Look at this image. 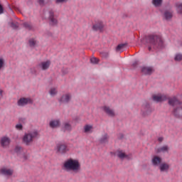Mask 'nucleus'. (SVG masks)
<instances>
[{
	"instance_id": "nucleus-1",
	"label": "nucleus",
	"mask_w": 182,
	"mask_h": 182,
	"mask_svg": "<svg viewBox=\"0 0 182 182\" xmlns=\"http://www.w3.org/2000/svg\"><path fill=\"white\" fill-rule=\"evenodd\" d=\"M146 42L150 45V46L148 47L149 51L151 50V48L158 49L159 48H163L164 46L163 38H161V36L156 34L149 35L146 37Z\"/></svg>"
},
{
	"instance_id": "nucleus-2",
	"label": "nucleus",
	"mask_w": 182,
	"mask_h": 182,
	"mask_svg": "<svg viewBox=\"0 0 182 182\" xmlns=\"http://www.w3.org/2000/svg\"><path fill=\"white\" fill-rule=\"evenodd\" d=\"M65 171H73V173H79L80 171V163L77 159H68L63 164Z\"/></svg>"
},
{
	"instance_id": "nucleus-3",
	"label": "nucleus",
	"mask_w": 182,
	"mask_h": 182,
	"mask_svg": "<svg viewBox=\"0 0 182 182\" xmlns=\"http://www.w3.org/2000/svg\"><path fill=\"white\" fill-rule=\"evenodd\" d=\"M39 137V132L38 130H33L31 132H28L27 133H25L23 136V143L26 146H31L32 143H33V140L35 139H38Z\"/></svg>"
},
{
	"instance_id": "nucleus-4",
	"label": "nucleus",
	"mask_w": 182,
	"mask_h": 182,
	"mask_svg": "<svg viewBox=\"0 0 182 182\" xmlns=\"http://www.w3.org/2000/svg\"><path fill=\"white\" fill-rule=\"evenodd\" d=\"M33 100L31 97H21L17 101V106L18 107H25L28 105H32Z\"/></svg>"
},
{
	"instance_id": "nucleus-5",
	"label": "nucleus",
	"mask_w": 182,
	"mask_h": 182,
	"mask_svg": "<svg viewBox=\"0 0 182 182\" xmlns=\"http://www.w3.org/2000/svg\"><path fill=\"white\" fill-rule=\"evenodd\" d=\"M57 153L60 154H65L68 153L69 148H68V145L63 142H60L56 145Z\"/></svg>"
},
{
	"instance_id": "nucleus-6",
	"label": "nucleus",
	"mask_w": 182,
	"mask_h": 182,
	"mask_svg": "<svg viewBox=\"0 0 182 182\" xmlns=\"http://www.w3.org/2000/svg\"><path fill=\"white\" fill-rule=\"evenodd\" d=\"M0 174L5 177H11L14 174V169L7 167H3L0 169Z\"/></svg>"
},
{
	"instance_id": "nucleus-7",
	"label": "nucleus",
	"mask_w": 182,
	"mask_h": 182,
	"mask_svg": "<svg viewBox=\"0 0 182 182\" xmlns=\"http://www.w3.org/2000/svg\"><path fill=\"white\" fill-rule=\"evenodd\" d=\"M0 144L3 149H7L11 144V138L9 136H3L0 139Z\"/></svg>"
},
{
	"instance_id": "nucleus-8",
	"label": "nucleus",
	"mask_w": 182,
	"mask_h": 182,
	"mask_svg": "<svg viewBox=\"0 0 182 182\" xmlns=\"http://www.w3.org/2000/svg\"><path fill=\"white\" fill-rule=\"evenodd\" d=\"M102 109L105 113H106L107 116H109V117H114L116 116V112H114V109H112L107 106L103 107Z\"/></svg>"
},
{
	"instance_id": "nucleus-9",
	"label": "nucleus",
	"mask_w": 182,
	"mask_h": 182,
	"mask_svg": "<svg viewBox=\"0 0 182 182\" xmlns=\"http://www.w3.org/2000/svg\"><path fill=\"white\" fill-rule=\"evenodd\" d=\"M168 105H170V106H181L182 102L181 101L178 100V99H177V97H173L172 98H169L168 99Z\"/></svg>"
},
{
	"instance_id": "nucleus-10",
	"label": "nucleus",
	"mask_w": 182,
	"mask_h": 182,
	"mask_svg": "<svg viewBox=\"0 0 182 182\" xmlns=\"http://www.w3.org/2000/svg\"><path fill=\"white\" fill-rule=\"evenodd\" d=\"M161 161L162 159L160 156H154L151 159V163L152 165L154 166V167H159V166L162 164Z\"/></svg>"
},
{
	"instance_id": "nucleus-11",
	"label": "nucleus",
	"mask_w": 182,
	"mask_h": 182,
	"mask_svg": "<svg viewBox=\"0 0 182 182\" xmlns=\"http://www.w3.org/2000/svg\"><path fill=\"white\" fill-rule=\"evenodd\" d=\"M70 100H72V94L70 93H65L64 95H63V96L61 97L60 102H61V103H69V102H70Z\"/></svg>"
},
{
	"instance_id": "nucleus-12",
	"label": "nucleus",
	"mask_w": 182,
	"mask_h": 182,
	"mask_svg": "<svg viewBox=\"0 0 182 182\" xmlns=\"http://www.w3.org/2000/svg\"><path fill=\"white\" fill-rule=\"evenodd\" d=\"M61 129L63 132L72 131V124L70 123V121L64 122L62 124Z\"/></svg>"
},
{
	"instance_id": "nucleus-13",
	"label": "nucleus",
	"mask_w": 182,
	"mask_h": 182,
	"mask_svg": "<svg viewBox=\"0 0 182 182\" xmlns=\"http://www.w3.org/2000/svg\"><path fill=\"white\" fill-rule=\"evenodd\" d=\"M152 99L154 102H156L157 103H159L167 100V96L164 95H154Z\"/></svg>"
},
{
	"instance_id": "nucleus-14",
	"label": "nucleus",
	"mask_w": 182,
	"mask_h": 182,
	"mask_svg": "<svg viewBox=\"0 0 182 182\" xmlns=\"http://www.w3.org/2000/svg\"><path fill=\"white\" fill-rule=\"evenodd\" d=\"M170 170V164L164 162L159 166V171L161 173H168Z\"/></svg>"
},
{
	"instance_id": "nucleus-15",
	"label": "nucleus",
	"mask_w": 182,
	"mask_h": 182,
	"mask_svg": "<svg viewBox=\"0 0 182 182\" xmlns=\"http://www.w3.org/2000/svg\"><path fill=\"white\" fill-rule=\"evenodd\" d=\"M50 66V60L43 61L40 64H38V68L41 69V70H48Z\"/></svg>"
},
{
	"instance_id": "nucleus-16",
	"label": "nucleus",
	"mask_w": 182,
	"mask_h": 182,
	"mask_svg": "<svg viewBox=\"0 0 182 182\" xmlns=\"http://www.w3.org/2000/svg\"><path fill=\"white\" fill-rule=\"evenodd\" d=\"M99 141L100 144H106V143H109V134L104 132L100 138Z\"/></svg>"
},
{
	"instance_id": "nucleus-17",
	"label": "nucleus",
	"mask_w": 182,
	"mask_h": 182,
	"mask_svg": "<svg viewBox=\"0 0 182 182\" xmlns=\"http://www.w3.org/2000/svg\"><path fill=\"white\" fill-rule=\"evenodd\" d=\"M141 70L143 75H151V73L154 72V69H153V67H146V66L142 67Z\"/></svg>"
},
{
	"instance_id": "nucleus-18",
	"label": "nucleus",
	"mask_w": 182,
	"mask_h": 182,
	"mask_svg": "<svg viewBox=\"0 0 182 182\" xmlns=\"http://www.w3.org/2000/svg\"><path fill=\"white\" fill-rule=\"evenodd\" d=\"M142 109H144V116H147L152 112L150 105L147 102L142 106Z\"/></svg>"
},
{
	"instance_id": "nucleus-19",
	"label": "nucleus",
	"mask_w": 182,
	"mask_h": 182,
	"mask_svg": "<svg viewBox=\"0 0 182 182\" xmlns=\"http://www.w3.org/2000/svg\"><path fill=\"white\" fill-rule=\"evenodd\" d=\"M49 126L51 129H57L60 126V120L59 119H52L49 122Z\"/></svg>"
},
{
	"instance_id": "nucleus-20",
	"label": "nucleus",
	"mask_w": 182,
	"mask_h": 182,
	"mask_svg": "<svg viewBox=\"0 0 182 182\" xmlns=\"http://www.w3.org/2000/svg\"><path fill=\"white\" fill-rule=\"evenodd\" d=\"M173 115L177 119H182V106L178 107L173 110Z\"/></svg>"
},
{
	"instance_id": "nucleus-21",
	"label": "nucleus",
	"mask_w": 182,
	"mask_h": 182,
	"mask_svg": "<svg viewBox=\"0 0 182 182\" xmlns=\"http://www.w3.org/2000/svg\"><path fill=\"white\" fill-rule=\"evenodd\" d=\"M105 27V25L103 24V22L100 21L97 23H95L93 26H92V29L94 31H99L100 32H102V31H103V28Z\"/></svg>"
},
{
	"instance_id": "nucleus-22",
	"label": "nucleus",
	"mask_w": 182,
	"mask_h": 182,
	"mask_svg": "<svg viewBox=\"0 0 182 182\" xmlns=\"http://www.w3.org/2000/svg\"><path fill=\"white\" fill-rule=\"evenodd\" d=\"M84 133H86L87 134L93 133V126L90 124H86L84 127Z\"/></svg>"
},
{
	"instance_id": "nucleus-23",
	"label": "nucleus",
	"mask_w": 182,
	"mask_h": 182,
	"mask_svg": "<svg viewBox=\"0 0 182 182\" xmlns=\"http://www.w3.org/2000/svg\"><path fill=\"white\" fill-rule=\"evenodd\" d=\"M164 18L165 21H171V18H173V12L165 11L164 13Z\"/></svg>"
},
{
	"instance_id": "nucleus-24",
	"label": "nucleus",
	"mask_w": 182,
	"mask_h": 182,
	"mask_svg": "<svg viewBox=\"0 0 182 182\" xmlns=\"http://www.w3.org/2000/svg\"><path fill=\"white\" fill-rule=\"evenodd\" d=\"M9 26L12 28V29H18L19 28V23L15 21H11L9 22Z\"/></svg>"
},
{
	"instance_id": "nucleus-25",
	"label": "nucleus",
	"mask_w": 182,
	"mask_h": 182,
	"mask_svg": "<svg viewBox=\"0 0 182 182\" xmlns=\"http://www.w3.org/2000/svg\"><path fill=\"white\" fill-rule=\"evenodd\" d=\"M28 45L30 48H35L38 45V40L36 38H30L28 40Z\"/></svg>"
},
{
	"instance_id": "nucleus-26",
	"label": "nucleus",
	"mask_w": 182,
	"mask_h": 182,
	"mask_svg": "<svg viewBox=\"0 0 182 182\" xmlns=\"http://www.w3.org/2000/svg\"><path fill=\"white\" fill-rule=\"evenodd\" d=\"M168 151V146L164 145L158 148L156 153H167Z\"/></svg>"
},
{
	"instance_id": "nucleus-27",
	"label": "nucleus",
	"mask_w": 182,
	"mask_h": 182,
	"mask_svg": "<svg viewBox=\"0 0 182 182\" xmlns=\"http://www.w3.org/2000/svg\"><path fill=\"white\" fill-rule=\"evenodd\" d=\"M117 156L121 160H123L124 159H129V156L124 154L122 151H117Z\"/></svg>"
},
{
	"instance_id": "nucleus-28",
	"label": "nucleus",
	"mask_w": 182,
	"mask_h": 182,
	"mask_svg": "<svg viewBox=\"0 0 182 182\" xmlns=\"http://www.w3.org/2000/svg\"><path fill=\"white\" fill-rule=\"evenodd\" d=\"M23 26L28 31H35V26H33L31 23L25 22L23 23Z\"/></svg>"
},
{
	"instance_id": "nucleus-29",
	"label": "nucleus",
	"mask_w": 182,
	"mask_h": 182,
	"mask_svg": "<svg viewBox=\"0 0 182 182\" xmlns=\"http://www.w3.org/2000/svg\"><path fill=\"white\" fill-rule=\"evenodd\" d=\"M151 4L155 8H159L163 5V0H152Z\"/></svg>"
},
{
	"instance_id": "nucleus-30",
	"label": "nucleus",
	"mask_w": 182,
	"mask_h": 182,
	"mask_svg": "<svg viewBox=\"0 0 182 182\" xmlns=\"http://www.w3.org/2000/svg\"><path fill=\"white\" fill-rule=\"evenodd\" d=\"M175 6L177 14H181L182 15V3L177 2L175 4Z\"/></svg>"
},
{
	"instance_id": "nucleus-31",
	"label": "nucleus",
	"mask_w": 182,
	"mask_h": 182,
	"mask_svg": "<svg viewBox=\"0 0 182 182\" xmlns=\"http://www.w3.org/2000/svg\"><path fill=\"white\" fill-rule=\"evenodd\" d=\"M174 60L175 62H181L182 61V53H177L174 55Z\"/></svg>"
},
{
	"instance_id": "nucleus-32",
	"label": "nucleus",
	"mask_w": 182,
	"mask_h": 182,
	"mask_svg": "<svg viewBox=\"0 0 182 182\" xmlns=\"http://www.w3.org/2000/svg\"><path fill=\"white\" fill-rule=\"evenodd\" d=\"M6 65L5 58L0 57V70L5 68V65Z\"/></svg>"
},
{
	"instance_id": "nucleus-33",
	"label": "nucleus",
	"mask_w": 182,
	"mask_h": 182,
	"mask_svg": "<svg viewBox=\"0 0 182 182\" xmlns=\"http://www.w3.org/2000/svg\"><path fill=\"white\" fill-rule=\"evenodd\" d=\"M127 44L126 43H122V44H119L117 46L116 48V50L117 52H122V50L123 49H124V48H126Z\"/></svg>"
},
{
	"instance_id": "nucleus-34",
	"label": "nucleus",
	"mask_w": 182,
	"mask_h": 182,
	"mask_svg": "<svg viewBox=\"0 0 182 182\" xmlns=\"http://www.w3.org/2000/svg\"><path fill=\"white\" fill-rule=\"evenodd\" d=\"M18 157H20V159H22V160L23 161L28 160V159H29V154L23 152L21 153V154H19Z\"/></svg>"
},
{
	"instance_id": "nucleus-35",
	"label": "nucleus",
	"mask_w": 182,
	"mask_h": 182,
	"mask_svg": "<svg viewBox=\"0 0 182 182\" xmlns=\"http://www.w3.org/2000/svg\"><path fill=\"white\" fill-rule=\"evenodd\" d=\"M23 149H22V146H16L14 149L15 152L18 154V156H19V154H22V153L23 152Z\"/></svg>"
},
{
	"instance_id": "nucleus-36",
	"label": "nucleus",
	"mask_w": 182,
	"mask_h": 182,
	"mask_svg": "<svg viewBox=\"0 0 182 182\" xmlns=\"http://www.w3.org/2000/svg\"><path fill=\"white\" fill-rule=\"evenodd\" d=\"M56 93H58V90L55 87H51L49 91L50 96H55Z\"/></svg>"
},
{
	"instance_id": "nucleus-37",
	"label": "nucleus",
	"mask_w": 182,
	"mask_h": 182,
	"mask_svg": "<svg viewBox=\"0 0 182 182\" xmlns=\"http://www.w3.org/2000/svg\"><path fill=\"white\" fill-rule=\"evenodd\" d=\"M69 0H55V4L56 5H62L63 4H66Z\"/></svg>"
},
{
	"instance_id": "nucleus-38",
	"label": "nucleus",
	"mask_w": 182,
	"mask_h": 182,
	"mask_svg": "<svg viewBox=\"0 0 182 182\" xmlns=\"http://www.w3.org/2000/svg\"><path fill=\"white\" fill-rule=\"evenodd\" d=\"M90 62L92 65H97L99 63V60L95 57L90 58Z\"/></svg>"
},
{
	"instance_id": "nucleus-39",
	"label": "nucleus",
	"mask_w": 182,
	"mask_h": 182,
	"mask_svg": "<svg viewBox=\"0 0 182 182\" xmlns=\"http://www.w3.org/2000/svg\"><path fill=\"white\" fill-rule=\"evenodd\" d=\"M15 129L16 130H22L23 129V125H22L21 123H18L16 124Z\"/></svg>"
},
{
	"instance_id": "nucleus-40",
	"label": "nucleus",
	"mask_w": 182,
	"mask_h": 182,
	"mask_svg": "<svg viewBox=\"0 0 182 182\" xmlns=\"http://www.w3.org/2000/svg\"><path fill=\"white\" fill-rule=\"evenodd\" d=\"M50 22L51 25H57L58 24V19L55 18V17L50 18Z\"/></svg>"
},
{
	"instance_id": "nucleus-41",
	"label": "nucleus",
	"mask_w": 182,
	"mask_h": 182,
	"mask_svg": "<svg viewBox=\"0 0 182 182\" xmlns=\"http://www.w3.org/2000/svg\"><path fill=\"white\" fill-rule=\"evenodd\" d=\"M49 19H51L52 18H55V12L53 10H50L49 12Z\"/></svg>"
},
{
	"instance_id": "nucleus-42",
	"label": "nucleus",
	"mask_w": 182,
	"mask_h": 182,
	"mask_svg": "<svg viewBox=\"0 0 182 182\" xmlns=\"http://www.w3.org/2000/svg\"><path fill=\"white\" fill-rule=\"evenodd\" d=\"M38 4H39L41 6H43V5H45V0H38Z\"/></svg>"
},
{
	"instance_id": "nucleus-43",
	"label": "nucleus",
	"mask_w": 182,
	"mask_h": 182,
	"mask_svg": "<svg viewBox=\"0 0 182 182\" xmlns=\"http://www.w3.org/2000/svg\"><path fill=\"white\" fill-rule=\"evenodd\" d=\"M2 14H4V7L0 4V15H2Z\"/></svg>"
},
{
	"instance_id": "nucleus-44",
	"label": "nucleus",
	"mask_w": 182,
	"mask_h": 182,
	"mask_svg": "<svg viewBox=\"0 0 182 182\" xmlns=\"http://www.w3.org/2000/svg\"><path fill=\"white\" fill-rule=\"evenodd\" d=\"M102 55H103L105 58H107V57H109V53L105 52V53H102Z\"/></svg>"
},
{
	"instance_id": "nucleus-45",
	"label": "nucleus",
	"mask_w": 182,
	"mask_h": 182,
	"mask_svg": "<svg viewBox=\"0 0 182 182\" xmlns=\"http://www.w3.org/2000/svg\"><path fill=\"white\" fill-rule=\"evenodd\" d=\"M3 91L1 90H0V100L1 99H2V97H4V95H3Z\"/></svg>"
},
{
	"instance_id": "nucleus-46",
	"label": "nucleus",
	"mask_w": 182,
	"mask_h": 182,
	"mask_svg": "<svg viewBox=\"0 0 182 182\" xmlns=\"http://www.w3.org/2000/svg\"><path fill=\"white\" fill-rule=\"evenodd\" d=\"M163 140H164V139L161 136L158 138V141H159L160 143H161V141H163Z\"/></svg>"
},
{
	"instance_id": "nucleus-47",
	"label": "nucleus",
	"mask_w": 182,
	"mask_h": 182,
	"mask_svg": "<svg viewBox=\"0 0 182 182\" xmlns=\"http://www.w3.org/2000/svg\"><path fill=\"white\" fill-rule=\"evenodd\" d=\"M138 63H139V61L136 60V61H134V63L132 65H133V66H136V65H137Z\"/></svg>"
}]
</instances>
